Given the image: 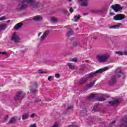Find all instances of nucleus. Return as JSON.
Segmentation results:
<instances>
[{
  "label": "nucleus",
  "mask_w": 127,
  "mask_h": 127,
  "mask_svg": "<svg viewBox=\"0 0 127 127\" xmlns=\"http://www.w3.org/2000/svg\"><path fill=\"white\" fill-rule=\"evenodd\" d=\"M107 70H109V66H106L103 68L99 69L98 70L88 74L86 75V77L82 78L80 81L78 82V84L79 85H83V84H85V83H87L88 81V78H91V77H94V76H96V74L102 73V72H105V71H107Z\"/></svg>",
  "instance_id": "f257e3e1"
},
{
  "label": "nucleus",
  "mask_w": 127,
  "mask_h": 127,
  "mask_svg": "<svg viewBox=\"0 0 127 127\" xmlns=\"http://www.w3.org/2000/svg\"><path fill=\"white\" fill-rule=\"evenodd\" d=\"M96 58L99 63H104L108 59L110 58V55H98Z\"/></svg>",
  "instance_id": "f03ea898"
},
{
  "label": "nucleus",
  "mask_w": 127,
  "mask_h": 127,
  "mask_svg": "<svg viewBox=\"0 0 127 127\" xmlns=\"http://www.w3.org/2000/svg\"><path fill=\"white\" fill-rule=\"evenodd\" d=\"M117 77L120 78L121 75L117 74L116 75H113L111 77L110 80L109 81V84L110 86H114L115 84L117 83Z\"/></svg>",
  "instance_id": "7ed1b4c3"
},
{
  "label": "nucleus",
  "mask_w": 127,
  "mask_h": 127,
  "mask_svg": "<svg viewBox=\"0 0 127 127\" xmlns=\"http://www.w3.org/2000/svg\"><path fill=\"white\" fill-rule=\"evenodd\" d=\"M19 39V37L17 35V34L16 32L13 33L11 38V41H13L14 43H18Z\"/></svg>",
  "instance_id": "20e7f679"
},
{
  "label": "nucleus",
  "mask_w": 127,
  "mask_h": 127,
  "mask_svg": "<svg viewBox=\"0 0 127 127\" xmlns=\"http://www.w3.org/2000/svg\"><path fill=\"white\" fill-rule=\"evenodd\" d=\"M112 8H113L115 12H119V11L123 10V7L119 4L113 5L112 6Z\"/></svg>",
  "instance_id": "39448f33"
},
{
  "label": "nucleus",
  "mask_w": 127,
  "mask_h": 127,
  "mask_svg": "<svg viewBox=\"0 0 127 127\" xmlns=\"http://www.w3.org/2000/svg\"><path fill=\"white\" fill-rule=\"evenodd\" d=\"M22 3H25V2H27V3H29L33 7H37L36 3H35V0H22Z\"/></svg>",
  "instance_id": "423d86ee"
},
{
  "label": "nucleus",
  "mask_w": 127,
  "mask_h": 127,
  "mask_svg": "<svg viewBox=\"0 0 127 127\" xmlns=\"http://www.w3.org/2000/svg\"><path fill=\"white\" fill-rule=\"evenodd\" d=\"M23 97H24V94H22L21 91H19L16 93L15 97L14 98V100H15V101L21 100L23 99Z\"/></svg>",
  "instance_id": "0eeeda50"
},
{
  "label": "nucleus",
  "mask_w": 127,
  "mask_h": 127,
  "mask_svg": "<svg viewBox=\"0 0 127 127\" xmlns=\"http://www.w3.org/2000/svg\"><path fill=\"white\" fill-rule=\"evenodd\" d=\"M38 86L37 82H34L32 84V88L30 89L31 93H37L38 92V90H37Z\"/></svg>",
  "instance_id": "6e6552de"
},
{
  "label": "nucleus",
  "mask_w": 127,
  "mask_h": 127,
  "mask_svg": "<svg viewBox=\"0 0 127 127\" xmlns=\"http://www.w3.org/2000/svg\"><path fill=\"white\" fill-rule=\"evenodd\" d=\"M124 18H126V16L122 14H117L113 17L114 20H123Z\"/></svg>",
  "instance_id": "1a4fd4ad"
},
{
  "label": "nucleus",
  "mask_w": 127,
  "mask_h": 127,
  "mask_svg": "<svg viewBox=\"0 0 127 127\" xmlns=\"http://www.w3.org/2000/svg\"><path fill=\"white\" fill-rule=\"evenodd\" d=\"M49 33H50V31L49 30H47L45 31L42 36H41L40 39V41H43V40H44V39H45V38H46V37L49 35Z\"/></svg>",
  "instance_id": "9d476101"
},
{
  "label": "nucleus",
  "mask_w": 127,
  "mask_h": 127,
  "mask_svg": "<svg viewBox=\"0 0 127 127\" xmlns=\"http://www.w3.org/2000/svg\"><path fill=\"white\" fill-rule=\"evenodd\" d=\"M72 46H73V47H77L78 49H80L83 47V46H82V44H81V42H80V41H75L73 42Z\"/></svg>",
  "instance_id": "9b49d317"
},
{
  "label": "nucleus",
  "mask_w": 127,
  "mask_h": 127,
  "mask_svg": "<svg viewBox=\"0 0 127 127\" xmlns=\"http://www.w3.org/2000/svg\"><path fill=\"white\" fill-rule=\"evenodd\" d=\"M27 4H24V3L22 2V5H18L17 8L18 10H23V9L27 8Z\"/></svg>",
  "instance_id": "f8f14e48"
},
{
  "label": "nucleus",
  "mask_w": 127,
  "mask_h": 127,
  "mask_svg": "<svg viewBox=\"0 0 127 127\" xmlns=\"http://www.w3.org/2000/svg\"><path fill=\"white\" fill-rule=\"evenodd\" d=\"M18 117L17 116L12 117L8 122V124H15L17 122Z\"/></svg>",
  "instance_id": "ddd939ff"
},
{
  "label": "nucleus",
  "mask_w": 127,
  "mask_h": 127,
  "mask_svg": "<svg viewBox=\"0 0 127 127\" xmlns=\"http://www.w3.org/2000/svg\"><path fill=\"white\" fill-rule=\"evenodd\" d=\"M78 1L79 2H81V6H88V1H89V0H78Z\"/></svg>",
  "instance_id": "4468645a"
},
{
  "label": "nucleus",
  "mask_w": 127,
  "mask_h": 127,
  "mask_svg": "<svg viewBox=\"0 0 127 127\" xmlns=\"http://www.w3.org/2000/svg\"><path fill=\"white\" fill-rule=\"evenodd\" d=\"M32 20H35V21H41L42 20H43V19L42 17L39 15H37L36 16L33 17Z\"/></svg>",
  "instance_id": "2eb2a0df"
},
{
  "label": "nucleus",
  "mask_w": 127,
  "mask_h": 127,
  "mask_svg": "<svg viewBox=\"0 0 127 127\" xmlns=\"http://www.w3.org/2000/svg\"><path fill=\"white\" fill-rule=\"evenodd\" d=\"M22 25H23V23L20 22L19 23H17L14 27V28L16 30H18V29H19V28H21V27H22Z\"/></svg>",
  "instance_id": "dca6fc26"
},
{
  "label": "nucleus",
  "mask_w": 127,
  "mask_h": 127,
  "mask_svg": "<svg viewBox=\"0 0 127 127\" xmlns=\"http://www.w3.org/2000/svg\"><path fill=\"white\" fill-rule=\"evenodd\" d=\"M108 103L110 106H115V105L119 104V103H120V101H119L118 100H115L113 101H110Z\"/></svg>",
  "instance_id": "f3484780"
},
{
  "label": "nucleus",
  "mask_w": 127,
  "mask_h": 127,
  "mask_svg": "<svg viewBox=\"0 0 127 127\" xmlns=\"http://www.w3.org/2000/svg\"><path fill=\"white\" fill-rule=\"evenodd\" d=\"M101 12H102V10H100V9L90 10V13H92V14L101 13Z\"/></svg>",
  "instance_id": "a211bd4d"
},
{
  "label": "nucleus",
  "mask_w": 127,
  "mask_h": 127,
  "mask_svg": "<svg viewBox=\"0 0 127 127\" xmlns=\"http://www.w3.org/2000/svg\"><path fill=\"white\" fill-rule=\"evenodd\" d=\"M6 28V24H0V31L4 30Z\"/></svg>",
  "instance_id": "6ab92c4d"
},
{
  "label": "nucleus",
  "mask_w": 127,
  "mask_h": 127,
  "mask_svg": "<svg viewBox=\"0 0 127 127\" xmlns=\"http://www.w3.org/2000/svg\"><path fill=\"white\" fill-rule=\"evenodd\" d=\"M29 117V114L28 113H25L22 116V120H26L27 119H28Z\"/></svg>",
  "instance_id": "aec40b11"
},
{
  "label": "nucleus",
  "mask_w": 127,
  "mask_h": 127,
  "mask_svg": "<svg viewBox=\"0 0 127 127\" xmlns=\"http://www.w3.org/2000/svg\"><path fill=\"white\" fill-rule=\"evenodd\" d=\"M80 18H81V16L80 15H78V16H74V21L77 22Z\"/></svg>",
  "instance_id": "412c9836"
},
{
  "label": "nucleus",
  "mask_w": 127,
  "mask_h": 127,
  "mask_svg": "<svg viewBox=\"0 0 127 127\" xmlns=\"http://www.w3.org/2000/svg\"><path fill=\"white\" fill-rule=\"evenodd\" d=\"M95 83H96V80H94L92 82H90L88 86V89H91V88H92L93 86L95 85Z\"/></svg>",
  "instance_id": "4be33fe9"
},
{
  "label": "nucleus",
  "mask_w": 127,
  "mask_h": 127,
  "mask_svg": "<svg viewBox=\"0 0 127 127\" xmlns=\"http://www.w3.org/2000/svg\"><path fill=\"white\" fill-rule=\"evenodd\" d=\"M122 25V23H119L117 25H113L109 27L110 29H116L117 27H120Z\"/></svg>",
  "instance_id": "5701e85b"
},
{
  "label": "nucleus",
  "mask_w": 127,
  "mask_h": 127,
  "mask_svg": "<svg viewBox=\"0 0 127 127\" xmlns=\"http://www.w3.org/2000/svg\"><path fill=\"white\" fill-rule=\"evenodd\" d=\"M116 74H121L122 73V67H118L115 71Z\"/></svg>",
  "instance_id": "b1692460"
},
{
  "label": "nucleus",
  "mask_w": 127,
  "mask_h": 127,
  "mask_svg": "<svg viewBox=\"0 0 127 127\" xmlns=\"http://www.w3.org/2000/svg\"><path fill=\"white\" fill-rule=\"evenodd\" d=\"M51 21L52 23H57V19L55 18L54 17H52L51 19Z\"/></svg>",
  "instance_id": "393cba45"
},
{
  "label": "nucleus",
  "mask_w": 127,
  "mask_h": 127,
  "mask_svg": "<svg viewBox=\"0 0 127 127\" xmlns=\"http://www.w3.org/2000/svg\"><path fill=\"white\" fill-rule=\"evenodd\" d=\"M67 66H68L69 69H74V68H75V66L72 65V64H71V63H68L67 64Z\"/></svg>",
  "instance_id": "a878e982"
},
{
  "label": "nucleus",
  "mask_w": 127,
  "mask_h": 127,
  "mask_svg": "<svg viewBox=\"0 0 127 127\" xmlns=\"http://www.w3.org/2000/svg\"><path fill=\"white\" fill-rule=\"evenodd\" d=\"M73 35V30L72 29H70V30L68 31V32L67 33V36L69 37V36H71V35Z\"/></svg>",
  "instance_id": "bb28decb"
},
{
  "label": "nucleus",
  "mask_w": 127,
  "mask_h": 127,
  "mask_svg": "<svg viewBox=\"0 0 127 127\" xmlns=\"http://www.w3.org/2000/svg\"><path fill=\"white\" fill-rule=\"evenodd\" d=\"M95 98V94H91L87 97V100H91Z\"/></svg>",
  "instance_id": "cd10ccee"
},
{
  "label": "nucleus",
  "mask_w": 127,
  "mask_h": 127,
  "mask_svg": "<svg viewBox=\"0 0 127 127\" xmlns=\"http://www.w3.org/2000/svg\"><path fill=\"white\" fill-rule=\"evenodd\" d=\"M106 99L104 98V97H99L97 98V101H105Z\"/></svg>",
  "instance_id": "c85d7f7f"
},
{
  "label": "nucleus",
  "mask_w": 127,
  "mask_h": 127,
  "mask_svg": "<svg viewBox=\"0 0 127 127\" xmlns=\"http://www.w3.org/2000/svg\"><path fill=\"white\" fill-rule=\"evenodd\" d=\"M115 53H116V54H118V55H121V56L124 55V53H123V52H122V51H119L116 52Z\"/></svg>",
  "instance_id": "c756f323"
},
{
  "label": "nucleus",
  "mask_w": 127,
  "mask_h": 127,
  "mask_svg": "<svg viewBox=\"0 0 127 127\" xmlns=\"http://www.w3.org/2000/svg\"><path fill=\"white\" fill-rule=\"evenodd\" d=\"M69 60L70 61H72V62H75V63L78 61V59H77V58L70 59Z\"/></svg>",
  "instance_id": "7c9ffc66"
},
{
  "label": "nucleus",
  "mask_w": 127,
  "mask_h": 127,
  "mask_svg": "<svg viewBox=\"0 0 127 127\" xmlns=\"http://www.w3.org/2000/svg\"><path fill=\"white\" fill-rule=\"evenodd\" d=\"M38 73H39V74H46V73H47V72L46 71H42V70L39 69V70H38Z\"/></svg>",
  "instance_id": "2f4dec72"
},
{
  "label": "nucleus",
  "mask_w": 127,
  "mask_h": 127,
  "mask_svg": "<svg viewBox=\"0 0 127 127\" xmlns=\"http://www.w3.org/2000/svg\"><path fill=\"white\" fill-rule=\"evenodd\" d=\"M55 76L56 78L58 79L60 77V74H59V73H56Z\"/></svg>",
  "instance_id": "473e14b6"
},
{
  "label": "nucleus",
  "mask_w": 127,
  "mask_h": 127,
  "mask_svg": "<svg viewBox=\"0 0 127 127\" xmlns=\"http://www.w3.org/2000/svg\"><path fill=\"white\" fill-rule=\"evenodd\" d=\"M73 108V105H69L67 106V110H70V109H72Z\"/></svg>",
  "instance_id": "72a5a7b5"
},
{
  "label": "nucleus",
  "mask_w": 127,
  "mask_h": 127,
  "mask_svg": "<svg viewBox=\"0 0 127 127\" xmlns=\"http://www.w3.org/2000/svg\"><path fill=\"white\" fill-rule=\"evenodd\" d=\"M2 20H5L4 16L0 18V21H2Z\"/></svg>",
  "instance_id": "f704fd0d"
},
{
  "label": "nucleus",
  "mask_w": 127,
  "mask_h": 127,
  "mask_svg": "<svg viewBox=\"0 0 127 127\" xmlns=\"http://www.w3.org/2000/svg\"><path fill=\"white\" fill-rule=\"evenodd\" d=\"M73 11H74V10H73V8H72V7H71L69 9V12L70 13H72V12H73Z\"/></svg>",
  "instance_id": "c9c22d12"
},
{
  "label": "nucleus",
  "mask_w": 127,
  "mask_h": 127,
  "mask_svg": "<svg viewBox=\"0 0 127 127\" xmlns=\"http://www.w3.org/2000/svg\"><path fill=\"white\" fill-rule=\"evenodd\" d=\"M29 127H36V124H31Z\"/></svg>",
  "instance_id": "e433bc0d"
},
{
  "label": "nucleus",
  "mask_w": 127,
  "mask_h": 127,
  "mask_svg": "<svg viewBox=\"0 0 127 127\" xmlns=\"http://www.w3.org/2000/svg\"><path fill=\"white\" fill-rule=\"evenodd\" d=\"M0 54H2V55H5V54H6V52H0Z\"/></svg>",
  "instance_id": "4c0bfd02"
},
{
  "label": "nucleus",
  "mask_w": 127,
  "mask_h": 127,
  "mask_svg": "<svg viewBox=\"0 0 127 127\" xmlns=\"http://www.w3.org/2000/svg\"><path fill=\"white\" fill-rule=\"evenodd\" d=\"M52 127H58V124L57 123H55V125H54Z\"/></svg>",
  "instance_id": "58836bf2"
},
{
  "label": "nucleus",
  "mask_w": 127,
  "mask_h": 127,
  "mask_svg": "<svg viewBox=\"0 0 127 127\" xmlns=\"http://www.w3.org/2000/svg\"><path fill=\"white\" fill-rule=\"evenodd\" d=\"M115 124H116V121L112 122L111 124V127H112V126H114V125H115Z\"/></svg>",
  "instance_id": "ea45409f"
},
{
  "label": "nucleus",
  "mask_w": 127,
  "mask_h": 127,
  "mask_svg": "<svg viewBox=\"0 0 127 127\" xmlns=\"http://www.w3.org/2000/svg\"><path fill=\"white\" fill-rule=\"evenodd\" d=\"M123 55H127V51L124 52Z\"/></svg>",
  "instance_id": "a19ab883"
},
{
  "label": "nucleus",
  "mask_w": 127,
  "mask_h": 127,
  "mask_svg": "<svg viewBox=\"0 0 127 127\" xmlns=\"http://www.w3.org/2000/svg\"><path fill=\"white\" fill-rule=\"evenodd\" d=\"M35 117V114H32L31 115V118H34Z\"/></svg>",
  "instance_id": "79ce46f5"
},
{
  "label": "nucleus",
  "mask_w": 127,
  "mask_h": 127,
  "mask_svg": "<svg viewBox=\"0 0 127 127\" xmlns=\"http://www.w3.org/2000/svg\"><path fill=\"white\" fill-rule=\"evenodd\" d=\"M48 81H51V76H49L48 77Z\"/></svg>",
  "instance_id": "37998d69"
},
{
  "label": "nucleus",
  "mask_w": 127,
  "mask_h": 127,
  "mask_svg": "<svg viewBox=\"0 0 127 127\" xmlns=\"http://www.w3.org/2000/svg\"><path fill=\"white\" fill-rule=\"evenodd\" d=\"M42 33L40 32V33L38 34V36H40V35H41V34H42Z\"/></svg>",
  "instance_id": "c03bdc74"
},
{
  "label": "nucleus",
  "mask_w": 127,
  "mask_h": 127,
  "mask_svg": "<svg viewBox=\"0 0 127 127\" xmlns=\"http://www.w3.org/2000/svg\"><path fill=\"white\" fill-rule=\"evenodd\" d=\"M48 62H49V61H46V62H45V63H48Z\"/></svg>",
  "instance_id": "a18cd8bd"
},
{
  "label": "nucleus",
  "mask_w": 127,
  "mask_h": 127,
  "mask_svg": "<svg viewBox=\"0 0 127 127\" xmlns=\"http://www.w3.org/2000/svg\"><path fill=\"white\" fill-rule=\"evenodd\" d=\"M9 22H10V20H8V21H7V23H9Z\"/></svg>",
  "instance_id": "49530a36"
},
{
  "label": "nucleus",
  "mask_w": 127,
  "mask_h": 127,
  "mask_svg": "<svg viewBox=\"0 0 127 127\" xmlns=\"http://www.w3.org/2000/svg\"><path fill=\"white\" fill-rule=\"evenodd\" d=\"M87 14H88V13H84L83 15H87Z\"/></svg>",
  "instance_id": "de8ad7c7"
},
{
  "label": "nucleus",
  "mask_w": 127,
  "mask_h": 127,
  "mask_svg": "<svg viewBox=\"0 0 127 127\" xmlns=\"http://www.w3.org/2000/svg\"><path fill=\"white\" fill-rule=\"evenodd\" d=\"M83 44H84V45H86V43H83Z\"/></svg>",
  "instance_id": "09e8293b"
},
{
  "label": "nucleus",
  "mask_w": 127,
  "mask_h": 127,
  "mask_svg": "<svg viewBox=\"0 0 127 127\" xmlns=\"http://www.w3.org/2000/svg\"><path fill=\"white\" fill-rule=\"evenodd\" d=\"M93 110H95V106L93 107Z\"/></svg>",
  "instance_id": "8fccbe9b"
},
{
  "label": "nucleus",
  "mask_w": 127,
  "mask_h": 127,
  "mask_svg": "<svg viewBox=\"0 0 127 127\" xmlns=\"http://www.w3.org/2000/svg\"><path fill=\"white\" fill-rule=\"evenodd\" d=\"M69 1H70L71 0H68Z\"/></svg>",
  "instance_id": "3c124183"
}]
</instances>
